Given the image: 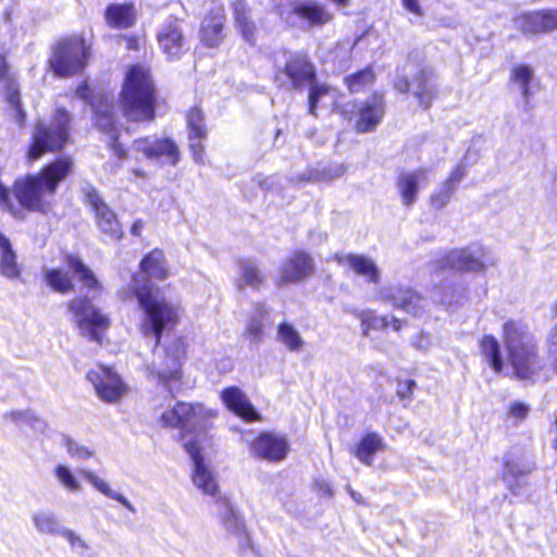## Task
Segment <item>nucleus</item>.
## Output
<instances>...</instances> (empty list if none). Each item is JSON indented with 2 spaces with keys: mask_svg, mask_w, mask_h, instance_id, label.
<instances>
[{
  "mask_svg": "<svg viewBox=\"0 0 557 557\" xmlns=\"http://www.w3.org/2000/svg\"><path fill=\"white\" fill-rule=\"evenodd\" d=\"M224 9L214 7L201 24V40L207 47H216L223 40Z\"/></svg>",
  "mask_w": 557,
  "mask_h": 557,
  "instance_id": "a878e982",
  "label": "nucleus"
},
{
  "mask_svg": "<svg viewBox=\"0 0 557 557\" xmlns=\"http://www.w3.org/2000/svg\"><path fill=\"white\" fill-rule=\"evenodd\" d=\"M107 23L114 28H127L134 24V8L132 4H111L106 10Z\"/></svg>",
  "mask_w": 557,
  "mask_h": 557,
  "instance_id": "72a5a7b5",
  "label": "nucleus"
},
{
  "mask_svg": "<svg viewBox=\"0 0 557 557\" xmlns=\"http://www.w3.org/2000/svg\"><path fill=\"white\" fill-rule=\"evenodd\" d=\"M157 39L170 59H180L187 50L182 22L177 17H170L160 25Z\"/></svg>",
  "mask_w": 557,
  "mask_h": 557,
  "instance_id": "a211bd4d",
  "label": "nucleus"
},
{
  "mask_svg": "<svg viewBox=\"0 0 557 557\" xmlns=\"http://www.w3.org/2000/svg\"><path fill=\"white\" fill-rule=\"evenodd\" d=\"M384 114V103L380 96L360 103L358 107V119L356 129L358 133H367L376 127Z\"/></svg>",
  "mask_w": 557,
  "mask_h": 557,
  "instance_id": "393cba45",
  "label": "nucleus"
},
{
  "mask_svg": "<svg viewBox=\"0 0 557 557\" xmlns=\"http://www.w3.org/2000/svg\"><path fill=\"white\" fill-rule=\"evenodd\" d=\"M208 417L209 411L201 405L193 406L186 403H177L172 409L162 413L161 420L168 426L186 430L184 443L186 440H191L201 444L207 442Z\"/></svg>",
  "mask_w": 557,
  "mask_h": 557,
  "instance_id": "423d86ee",
  "label": "nucleus"
},
{
  "mask_svg": "<svg viewBox=\"0 0 557 557\" xmlns=\"http://www.w3.org/2000/svg\"><path fill=\"white\" fill-rule=\"evenodd\" d=\"M309 88V99H308V111L311 115L317 116V109L320 100L326 96L330 91V87L325 84H319L315 82V78L309 83H307Z\"/></svg>",
  "mask_w": 557,
  "mask_h": 557,
  "instance_id": "09e8293b",
  "label": "nucleus"
},
{
  "mask_svg": "<svg viewBox=\"0 0 557 557\" xmlns=\"http://www.w3.org/2000/svg\"><path fill=\"white\" fill-rule=\"evenodd\" d=\"M503 341L518 379L547 382L550 379V370L557 374V323L548 330L545 337L549 368L539 355L534 335L523 323L512 320L504 323Z\"/></svg>",
  "mask_w": 557,
  "mask_h": 557,
  "instance_id": "f257e3e1",
  "label": "nucleus"
},
{
  "mask_svg": "<svg viewBox=\"0 0 557 557\" xmlns=\"http://www.w3.org/2000/svg\"><path fill=\"white\" fill-rule=\"evenodd\" d=\"M87 47L82 38L72 37L58 42L49 64L55 75L67 77L79 73L86 64Z\"/></svg>",
  "mask_w": 557,
  "mask_h": 557,
  "instance_id": "0eeeda50",
  "label": "nucleus"
},
{
  "mask_svg": "<svg viewBox=\"0 0 557 557\" xmlns=\"http://www.w3.org/2000/svg\"><path fill=\"white\" fill-rule=\"evenodd\" d=\"M379 298L413 317L425 313L429 305L424 297L405 286L383 288L379 293Z\"/></svg>",
  "mask_w": 557,
  "mask_h": 557,
  "instance_id": "dca6fc26",
  "label": "nucleus"
},
{
  "mask_svg": "<svg viewBox=\"0 0 557 557\" xmlns=\"http://www.w3.org/2000/svg\"><path fill=\"white\" fill-rule=\"evenodd\" d=\"M187 124L189 134L193 135H207V129L203 124V114L200 109L193 108L187 114Z\"/></svg>",
  "mask_w": 557,
  "mask_h": 557,
  "instance_id": "4d7b16f0",
  "label": "nucleus"
},
{
  "mask_svg": "<svg viewBox=\"0 0 557 557\" xmlns=\"http://www.w3.org/2000/svg\"><path fill=\"white\" fill-rule=\"evenodd\" d=\"M374 74L370 69H364L346 78V84L351 92H359L363 87L372 84Z\"/></svg>",
  "mask_w": 557,
  "mask_h": 557,
  "instance_id": "5fc2aeb1",
  "label": "nucleus"
},
{
  "mask_svg": "<svg viewBox=\"0 0 557 557\" xmlns=\"http://www.w3.org/2000/svg\"><path fill=\"white\" fill-rule=\"evenodd\" d=\"M182 350L177 343L163 350L154 351V360L148 367L149 375L164 385L170 393H173L172 384L181 379Z\"/></svg>",
  "mask_w": 557,
  "mask_h": 557,
  "instance_id": "9b49d317",
  "label": "nucleus"
},
{
  "mask_svg": "<svg viewBox=\"0 0 557 557\" xmlns=\"http://www.w3.org/2000/svg\"><path fill=\"white\" fill-rule=\"evenodd\" d=\"M71 114L63 108H58L53 113L49 125L38 123L33 134V144L28 151L32 160L39 159L45 152L55 151L69 140Z\"/></svg>",
  "mask_w": 557,
  "mask_h": 557,
  "instance_id": "39448f33",
  "label": "nucleus"
},
{
  "mask_svg": "<svg viewBox=\"0 0 557 557\" xmlns=\"http://www.w3.org/2000/svg\"><path fill=\"white\" fill-rule=\"evenodd\" d=\"M87 380L94 385L98 397L106 403H116L126 393V385L109 368L98 366L89 370Z\"/></svg>",
  "mask_w": 557,
  "mask_h": 557,
  "instance_id": "ddd939ff",
  "label": "nucleus"
},
{
  "mask_svg": "<svg viewBox=\"0 0 557 557\" xmlns=\"http://www.w3.org/2000/svg\"><path fill=\"white\" fill-rule=\"evenodd\" d=\"M66 264L89 293L96 294L102 289L94 272L77 256H66Z\"/></svg>",
  "mask_w": 557,
  "mask_h": 557,
  "instance_id": "473e14b6",
  "label": "nucleus"
},
{
  "mask_svg": "<svg viewBox=\"0 0 557 557\" xmlns=\"http://www.w3.org/2000/svg\"><path fill=\"white\" fill-rule=\"evenodd\" d=\"M467 168L465 164H457L456 168L451 171L446 182L457 188L458 184L466 177Z\"/></svg>",
  "mask_w": 557,
  "mask_h": 557,
  "instance_id": "e2e57ef3",
  "label": "nucleus"
},
{
  "mask_svg": "<svg viewBox=\"0 0 557 557\" xmlns=\"http://www.w3.org/2000/svg\"><path fill=\"white\" fill-rule=\"evenodd\" d=\"M284 63L275 61V79L281 85L289 83L293 88L300 89L315 78V69L302 52H283Z\"/></svg>",
  "mask_w": 557,
  "mask_h": 557,
  "instance_id": "9d476101",
  "label": "nucleus"
},
{
  "mask_svg": "<svg viewBox=\"0 0 557 557\" xmlns=\"http://www.w3.org/2000/svg\"><path fill=\"white\" fill-rule=\"evenodd\" d=\"M431 174L432 170L429 168H418L399 173L396 187L404 206L411 207L417 201L420 188L429 184Z\"/></svg>",
  "mask_w": 557,
  "mask_h": 557,
  "instance_id": "6ab92c4d",
  "label": "nucleus"
},
{
  "mask_svg": "<svg viewBox=\"0 0 557 557\" xmlns=\"http://www.w3.org/2000/svg\"><path fill=\"white\" fill-rule=\"evenodd\" d=\"M497 263V258L486 247L472 244L462 249L451 250L438 260L441 269L467 272H483Z\"/></svg>",
  "mask_w": 557,
  "mask_h": 557,
  "instance_id": "6e6552de",
  "label": "nucleus"
},
{
  "mask_svg": "<svg viewBox=\"0 0 557 557\" xmlns=\"http://www.w3.org/2000/svg\"><path fill=\"white\" fill-rule=\"evenodd\" d=\"M81 334L90 341L100 343L101 334L109 327V319L97 309L87 297L73 299L69 304Z\"/></svg>",
  "mask_w": 557,
  "mask_h": 557,
  "instance_id": "1a4fd4ad",
  "label": "nucleus"
},
{
  "mask_svg": "<svg viewBox=\"0 0 557 557\" xmlns=\"http://www.w3.org/2000/svg\"><path fill=\"white\" fill-rule=\"evenodd\" d=\"M132 289L144 311L143 333L153 336L157 347L163 332L171 331L178 323L181 307L178 302L166 299L152 283L141 284L139 275H133Z\"/></svg>",
  "mask_w": 557,
  "mask_h": 557,
  "instance_id": "7ed1b4c3",
  "label": "nucleus"
},
{
  "mask_svg": "<svg viewBox=\"0 0 557 557\" xmlns=\"http://www.w3.org/2000/svg\"><path fill=\"white\" fill-rule=\"evenodd\" d=\"M8 102L11 106V109L14 111L15 120L18 124H23L25 119V113L23 112L20 103V96L17 91L10 92L8 95Z\"/></svg>",
  "mask_w": 557,
  "mask_h": 557,
  "instance_id": "680f3d73",
  "label": "nucleus"
},
{
  "mask_svg": "<svg viewBox=\"0 0 557 557\" xmlns=\"http://www.w3.org/2000/svg\"><path fill=\"white\" fill-rule=\"evenodd\" d=\"M314 270L313 258L304 250H296L281 264L277 284L301 282L311 276Z\"/></svg>",
  "mask_w": 557,
  "mask_h": 557,
  "instance_id": "f3484780",
  "label": "nucleus"
},
{
  "mask_svg": "<svg viewBox=\"0 0 557 557\" xmlns=\"http://www.w3.org/2000/svg\"><path fill=\"white\" fill-rule=\"evenodd\" d=\"M412 345L419 350H426L431 345L430 336L420 332L414 336Z\"/></svg>",
  "mask_w": 557,
  "mask_h": 557,
  "instance_id": "69168bd1",
  "label": "nucleus"
},
{
  "mask_svg": "<svg viewBox=\"0 0 557 557\" xmlns=\"http://www.w3.org/2000/svg\"><path fill=\"white\" fill-rule=\"evenodd\" d=\"M536 469V463L533 459L521 457H506L505 459V475H510L515 479L528 475Z\"/></svg>",
  "mask_w": 557,
  "mask_h": 557,
  "instance_id": "a19ab883",
  "label": "nucleus"
},
{
  "mask_svg": "<svg viewBox=\"0 0 557 557\" xmlns=\"http://www.w3.org/2000/svg\"><path fill=\"white\" fill-rule=\"evenodd\" d=\"M86 202L92 208L99 231L113 240L123 237V230L114 211L101 199L94 187L85 190Z\"/></svg>",
  "mask_w": 557,
  "mask_h": 557,
  "instance_id": "4468645a",
  "label": "nucleus"
},
{
  "mask_svg": "<svg viewBox=\"0 0 557 557\" xmlns=\"http://www.w3.org/2000/svg\"><path fill=\"white\" fill-rule=\"evenodd\" d=\"M232 9L236 25L239 28L244 39L250 44H253L256 39V26L249 18L246 2L243 0H237L233 2Z\"/></svg>",
  "mask_w": 557,
  "mask_h": 557,
  "instance_id": "f704fd0d",
  "label": "nucleus"
},
{
  "mask_svg": "<svg viewBox=\"0 0 557 557\" xmlns=\"http://www.w3.org/2000/svg\"><path fill=\"white\" fill-rule=\"evenodd\" d=\"M239 272L236 278V286L238 289L250 287L252 289H259L264 283L265 276L258 268L256 262L250 259L240 260L238 263Z\"/></svg>",
  "mask_w": 557,
  "mask_h": 557,
  "instance_id": "2f4dec72",
  "label": "nucleus"
},
{
  "mask_svg": "<svg viewBox=\"0 0 557 557\" xmlns=\"http://www.w3.org/2000/svg\"><path fill=\"white\" fill-rule=\"evenodd\" d=\"M389 325L386 315H375L372 312H363L361 314L362 334L369 336L371 330H384Z\"/></svg>",
  "mask_w": 557,
  "mask_h": 557,
  "instance_id": "3c124183",
  "label": "nucleus"
},
{
  "mask_svg": "<svg viewBox=\"0 0 557 557\" xmlns=\"http://www.w3.org/2000/svg\"><path fill=\"white\" fill-rule=\"evenodd\" d=\"M456 188L446 181L431 195V206L435 210H442L448 205Z\"/></svg>",
  "mask_w": 557,
  "mask_h": 557,
  "instance_id": "8fccbe9b",
  "label": "nucleus"
},
{
  "mask_svg": "<svg viewBox=\"0 0 557 557\" xmlns=\"http://www.w3.org/2000/svg\"><path fill=\"white\" fill-rule=\"evenodd\" d=\"M62 537L66 540L73 554L79 557H87L90 545L82 535L67 528L66 531L63 532Z\"/></svg>",
  "mask_w": 557,
  "mask_h": 557,
  "instance_id": "49530a36",
  "label": "nucleus"
},
{
  "mask_svg": "<svg viewBox=\"0 0 557 557\" xmlns=\"http://www.w3.org/2000/svg\"><path fill=\"white\" fill-rule=\"evenodd\" d=\"M0 274L9 280H15L21 275V267L15 251L0 259Z\"/></svg>",
  "mask_w": 557,
  "mask_h": 557,
  "instance_id": "864d4df0",
  "label": "nucleus"
},
{
  "mask_svg": "<svg viewBox=\"0 0 557 557\" xmlns=\"http://www.w3.org/2000/svg\"><path fill=\"white\" fill-rule=\"evenodd\" d=\"M216 512L224 529L236 536L246 529L243 516L234 508L228 498L219 496L215 499Z\"/></svg>",
  "mask_w": 557,
  "mask_h": 557,
  "instance_id": "cd10ccee",
  "label": "nucleus"
},
{
  "mask_svg": "<svg viewBox=\"0 0 557 557\" xmlns=\"http://www.w3.org/2000/svg\"><path fill=\"white\" fill-rule=\"evenodd\" d=\"M416 387V382L413 380L400 381L397 384V395L399 398L404 399L409 397L413 388Z\"/></svg>",
  "mask_w": 557,
  "mask_h": 557,
  "instance_id": "0e129e2a",
  "label": "nucleus"
},
{
  "mask_svg": "<svg viewBox=\"0 0 557 557\" xmlns=\"http://www.w3.org/2000/svg\"><path fill=\"white\" fill-rule=\"evenodd\" d=\"M529 411L530 407L521 401H513L510 404L508 408V414L518 421L525 419L527 416L529 414Z\"/></svg>",
  "mask_w": 557,
  "mask_h": 557,
  "instance_id": "052dcab7",
  "label": "nucleus"
},
{
  "mask_svg": "<svg viewBox=\"0 0 557 557\" xmlns=\"http://www.w3.org/2000/svg\"><path fill=\"white\" fill-rule=\"evenodd\" d=\"M289 450L288 443L284 436L263 432L250 444V451L253 456L269 460L281 461Z\"/></svg>",
  "mask_w": 557,
  "mask_h": 557,
  "instance_id": "412c9836",
  "label": "nucleus"
},
{
  "mask_svg": "<svg viewBox=\"0 0 557 557\" xmlns=\"http://www.w3.org/2000/svg\"><path fill=\"white\" fill-rule=\"evenodd\" d=\"M333 260L341 265L347 267L368 283L377 284L380 282L381 271L375 261L370 257L337 252L333 256Z\"/></svg>",
  "mask_w": 557,
  "mask_h": 557,
  "instance_id": "4be33fe9",
  "label": "nucleus"
},
{
  "mask_svg": "<svg viewBox=\"0 0 557 557\" xmlns=\"http://www.w3.org/2000/svg\"><path fill=\"white\" fill-rule=\"evenodd\" d=\"M205 448V443L198 444L191 440H186L185 449L190 456L194 463L193 483L203 494L215 496L219 492V485L214 473L205 463L201 450Z\"/></svg>",
  "mask_w": 557,
  "mask_h": 557,
  "instance_id": "2eb2a0df",
  "label": "nucleus"
},
{
  "mask_svg": "<svg viewBox=\"0 0 557 557\" xmlns=\"http://www.w3.org/2000/svg\"><path fill=\"white\" fill-rule=\"evenodd\" d=\"M72 165L70 158H59L38 174L16 180L13 186L15 198L29 211L47 213L59 184L71 173Z\"/></svg>",
  "mask_w": 557,
  "mask_h": 557,
  "instance_id": "f03ea898",
  "label": "nucleus"
},
{
  "mask_svg": "<svg viewBox=\"0 0 557 557\" xmlns=\"http://www.w3.org/2000/svg\"><path fill=\"white\" fill-rule=\"evenodd\" d=\"M276 338L290 351H299L305 345V341L298 330L287 322H283L277 326Z\"/></svg>",
  "mask_w": 557,
  "mask_h": 557,
  "instance_id": "58836bf2",
  "label": "nucleus"
},
{
  "mask_svg": "<svg viewBox=\"0 0 557 557\" xmlns=\"http://www.w3.org/2000/svg\"><path fill=\"white\" fill-rule=\"evenodd\" d=\"M46 280L53 289L60 293H67L74 288L69 274L58 269L47 271Z\"/></svg>",
  "mask_w": 557,
  "mask_h": 557,
  "instance_id": "c03bdc74",
  "label": "nucleus"
},
{
  "mask_svg": "<svg viewBox=\"0 0 557 557\" xmlns=\"http://www.w3.org/2000/svg\"><path fill=\"white\" fill-rule=\"evenodd\" d=\"M139 281L151 283L149 278L165 280L169 276V269L164 259V253L160 249H154L144 257L140 262Z\"/></svg>",
  "mask_w": 557,
  "mask_h": 557,
  "instance_id": "bb28decb",
  "label": "nucleus"
},
{
  "mask_svg": "<svg viewBox=\"0 0 557 557\" xmlns=\"http://www.w3.org/2000/svg\"><path fill=\"white\" fill-rule=\"evenodd\" d=\"M294 13L301 20L307 21L309 26H323L332 21L333 14L326 8L318 2L308 1L297 4Z\"/></svg>",
  "mask_w": 557,
  "mask_h": 557,
  "instance_id": "c85d7f7f",
  "label": "nucleus"
},
{
  "mask_svg": "<svg viewBox=\"0 0 557 557\" xmlns=\"http://www.w3.org/2000/svg\"><path fill=\"white\" fill-rule=\"evenodd\" d=\"M395 87L400 92H408L411 89L413 96L419 101V104L424 109H429L431 107L432 100L436 94L432 73L425 70L419 71L412 82H409L406 77L397 78Z\"/></svg>",
  "mask_w": 557,
  "mask_h": 557,
  "instance_id": "aec40b11",
  "label": "nucleus"
},
{
  "mask_svg": "<svg viewBox=\"0 0 557 557\" xmlns=\"http://www.w3.org/2000/svg\"><path fill=\"white\" fill-rule=\"evenodd\" d=\"M238 549L242 554L256 553L253 542L247 532V529L243 530L236 536Z\"/></svg>",
  "mask_w": 557,
  "mask_h": 557,
  "instance_id": "bf43d9fd",
  "label": "nucleus"
},
{
  "mask_svg": "<svg viewBox=\"0 0 557 557\" xmlns=\"http://www.w3.org/2000/svg\"><path fill=\"white\" fill-rule=\"evenodd\" d=\"M401 3L408 12L414 14L416 16L423 15V11L419 3V0H401Z\"/></svg>",
  "mask_w": 557,
  "mask_h": 557,
  "instance_id": "338daca9",
  "label": "nucleus"
},
{
  "mask_svg": "<svg viewBox=\"0 0 557 557\" xmlns=\"http://www.w3.org/2000/svg\"><path fill=\"white\" fill-rule=\"evenodd\" d=\"M381 438L376 434H368L364 436L356 449L358 459L366 463L371 465L372 456L381 449Z\"/></svg>",
  "mask_w": 557,
  "mask_h": 557,
  "instance_id": "79ce46f5",
  "label": "nucleus"
},
{
  "mask_svg": "<svg viewBox=\"0 0 557 557\" xmlns=\"http://www.w3.org/2000/svg\"><path fill=\"white\" fill-rule=\"evenodd\" d=\"M221 398L225 406L242 419L246 421L260 420V414L240 388L227 387L221 392Z\"/></svg>",
  "mask_w": 557,
  "mask_h": 557,
  "instance_id": "b1692460",
  "label": "nucleus"
},
{
  "mask_svg": "<svg viewBox=\"0 0 557 557\" xmlns=\"http://www.w3.org/2000/svg\"><path fill=\"white\" fill-rule=\"evenodd\" d=\"M481 352L485 361L496 372L504 368L503 356L498 341L493 335H484L480 342Z\"/></svg>",
  "mask_w": 557,
  "mask_h": 557,
  "instance_id": "c9c22d12",
  "label": "nucleus"
},
{
  "mask_svg": "<svg viewBox=\"0 0 557 557\" xmlns=\"http://www.w3.org/2000/svg\"><path fill=\"white\" fill-rule=\"evenodd\" d=\"M533 79V70L528 65H518L512 69L511 81L519 86L524 98L530 95L529 86Z\"/></svg>",
  "mask_w": 557,
  "mask_h": 557,
  "instance_id": "a18cd8bd",
  "label": "nucleus"
},
{
  "mask_svg": "<svg viewBox=\"0 0 557 557\" xmlns=\"http://www.w3.org/2000/svg\"><path fill=\"white\" fill-rule=\"evenodd\" d=\"M84 479L99 493L104 495L106 497L113 499L121 504L124 508H126L132 513L136 512V508L133 504L120 492L113 490L110 484L100 475H98L95 471L83 469L81 471Z\"/></svg>",
  "mask_w": 557,
  "mask_h": 557,
  "instance_id": "c756f323",
  "label": "nucleus"
},
{
  "mask_svg": "<svg viewBox=\"0 0 557 557\" xmlns=\"http://www.w3.org/2000/svg\"><path fill=\"white\" fill-rule=\"evenodd\" d=\"M133 148L152 162L176 165L180 161L177 145L166 137L147 136L138 138L134 140Z\"/></svg>",
  "mask_w": 557,
  "mask_h": 557,
  "instance_id": "f8f14e48",
  "label": "nucleus"
},
{
  "mask_svg": "<svg viewBox=\"0 0 557 557\" xmlns=\"http://www.w3.org/2000/svg\"><path fill=\"white\" fill-rule=\"evenodd\" d=\"M121 100L123 112L128 120L149 122L154 119L156 88L147 67L133 65L127 71Z\"/></svg>",
  "mask_w": 557,
  "mask_h": 557,
  "instance_id": "20e7f679",
  "label": "nucleus"
},
{
  "mask_svg": "<svg viewBox=\"0 0 557 557\" xmlns=\"http://www.w3.org/2000/svg\"><path fill=\"white\" fill-rule=\"evenodd\" d=\"M517 25L524 34H540L557 28V10H543L521 15Z\"/></svg>",
  "mask_w": 557,
  "mask_h": 557,
  "instance_id": "5701e85b",
  "label": "nucleus"
},
{
  "mask_svg": "<svg viewBox=\"0 0 557 557\" xmlns=\"http://www.w3.org/2000/svg\"><path fill=\"white\" fill-rule=\"evenodd\" d=\"M461 297V292L451 286L442 287L441 290L436 289L433 293V299L435 302L445 305L446 307H453L458 304Z\"/></svg>",
  "mask_w": 557,
  "mask_h": 557,
  "instance_id": "6e6d98bb",
  "label": "nucleus"
},
{
  "mask_svg": "<svg viewBox=\"0 0 557 557\" xmlns=\"http://www.w3.org/2000/svg\"><path fill=\"white\" fill-rule=\"evenodd\" d=\"M5 418L11 419L17 425L27 424L39 431L46 428V423L32 411H11L5 414Z\"/></svg>",
  "mask_w": 557,
  "mask_h": 557,
  "instance_id": "603ef678",
  "label": "nucleus"
},
{
  "mask_svg": "<svg viewBox=\"0 0 557 557\" xmlns=\"http://www.w3.org/2000/svg\"><path fill=\"white\" fill-rule=\"evenodd\" d=\"M268 315V310L262 304H255L251 314L247 322L246 332L250 339L255 343H260L264 335V320Z\"/></svg>",
  "mask_w": 557,
  "mask_h": 557,
  "instance_id": "e433bc0d",
  "label": "nucleus"
},
{
  "mask_svg": "<svg viewBox=\"0 0 557 557\" xmlns=\"http://www.w3.org/2000/svg\"><path fill=\"white\" fill-rule=\"evenodd\" d=\"M32 522L41 535L61 536L67 528L63 527L58 516L50 510L36 511L32 515Z\"/></svg>",
  "mask_w": 557,
  "mask_h": 557,
  "instance_id": "7c9ffc66",
  "label": "nucleus"
},
{
  "mask_svg": "<svg viewBox=\"0 0 557 557\" xmlns=\"http://www.w3.org/2000/svg\"><path fill=\"white\" fill-rule=\"evenodd\" d=\"M53 476L59 486L71 494L82 491L83 484L74 471L66 465L59 463L53 468Z\"/></svg>",
  "mask_w": 557,
  "mask_h": 557,
  "instance_id": "4c0bfd02",
  "label": "nucleus"
},
{
  "mask_svg": "<svg viewBox=\"0 0 557 557\" xmlns=\"http://www.w3.org/2000/svg\"><path fill=\"white\" fill-rule=\"evenodd\" d=\"M13 250L11 240L0 232V259L2 256L11 253Z\"/></svg>",
  "mask_w": 557,
  "mask_h": 557,
  "instance_id": "774afa93",
  "label": "nucleus"
},
{
  "mask_svg": "<svg viewBox=\"0 0 557 557\" xmlns=\"http://www.w3.org/2000/svg\"><path fill=\"white\" fill-rule=\"evenodd\" d=\"M92 107V110L96 114V124L97 126L107 133H112V138L116 140L115 135V119L112 113V106L106 103L103 108L96 107L95 103H90Z\"/></svg>",
  "mask_w": 557,
  "mask_h": 557,
  "instance_id": "37998d69",
  "label": "nucleus"
},
{
  "mask_svg": "<svg viewBox=\"0 0 557 557\" xmlns=\"http://www.w3.org/2000/svg\"><path fill=\"white\" fill-rule=\"evenodd\" d=\"M63 445L67 455L77 460H85L94 455V450L89 446H86L67 435L63 437Z\"/></svg>",
  "mask_w": 557,
  "mask_h": 557,
  "instance_id": "de8ad7c7",
  "label": "nucleus"
},
{
  "mask_svg": "<svg viewBox=\"0 0 557 557\" xmlns=\"http://www.w3.org/2000/svg\"><path fill=\"white\" fill-rule=\"evenodd\" d=\"M345 170L346 169L343 164L330 165L322 169H311L302 175L301 181L308 183L331 182L341 177L345 173Z\"/></svg>",
  "mask_w": 557,
  "mask_h": 557,
  "instance_id": "ea45409f",
  "label": "nucleus"
},
{
  "mask_svg": "<svg viewBox=\"0 0 557 557\" xmlns=\"http://www.w3.org/2000/svg\"><path fill=\"white\" fill-rule=\"evenodd\" d=\"M207 135H193L189 134V149L193 153V158L195 162L197 163H203V153L205 148L202 145V140L206 138Z\"/></svg>",
  "mask_w": 557,
  "mask_h": 557,
  "instance_id": "13d9d810",
  "label": "nucleus"
}]
</instances>
